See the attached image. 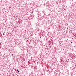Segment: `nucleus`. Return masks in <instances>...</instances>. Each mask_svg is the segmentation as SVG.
Masks as SVG:
<instances>
[{
	"label": "nucleus",
	"instance_id": "f257e3e1",
	"mask_svg": "<svg viewBox=\"0 0 76 76\" xmlns=\"http://www.w3.org/2000/svg\"><path fill=\"white\" fill-rule=\"evenodd\" d=\"M74 36H75V37L76 36V34H74Z\"/></svg>",
	"mask_w": 76,
	"mask_h": 76
},
{
	"label": "nucleus",
	"instance_id": "f03ea898",
	"mask_svg": "<svg viewBox=\"0 0 76 76\" xmlns=\"http://www.w3.org/2000/svg\"><path fill=\"white\" fill-rule=\"evenodd\" d=\"M18 73H19V71H18Z\"/></svg>",
	"mask_w": 76,
	"mask_h": 76
},
{
	"label": "nucleus",
	"instance_id": "7ed1b4c3",
	"mask_svg": "<svg viewBox=\"0 0 76 76\" xmlns=\"http://www.w3.org/2000/svg\"><path fill=\"white\" fill-rule=\"evenodd\" d=\"M18 69H17V71H18Z\"/></svg>",
	"mask_w": 76,
	"mask_h": 76
},
{
	"label": "nucleus",
	"instance_id": "20e7f679",
	"mask_svg": "<svg viewBox=\"0 0 76 76\" xmlns=\"http://www.w3.org/2000/svg\"><path fill=\"white\" fill-rule=\"evenodd\" d=\"M71 43H72V42H71Z\"/></svg>",
	"mask_w": 76,
	"mask_h": 76
}]
</instances>
